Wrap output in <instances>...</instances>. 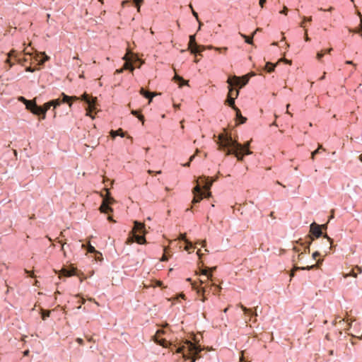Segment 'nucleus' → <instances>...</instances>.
Wrapping results in <instances>:
<instances>
[{
  "label": "nucleus",
  "mask_w": 362,
  "mask_h": 362,
  "mask_svg": "<svg viewBox=\"0 0 362 362\" xmlns=\"http://www.w3.org/2000/svg\"><path fill=\"white\" fill-rule=\"evenodd\" d=\"M188 46L189 49L191 50V52L195 54L196 57L197 55H201V53L206 49L205 46L197 45L194 35L189 36Z\"/></svg>",
  "instance_id": "obj_10"
},
{
  "label": "nucleus",
  "mask_w": 362,
  "mask_h": 362,
  "mask_svg": "<svg viewBox=\"0 0 362 362\" xmlns=\"http://www.w3.org/2000/svg\"><path fill=\"white\" fill-rule=\"evenodd\" d=\"M310 235H308L305 238V240H304V242H302V240H299L300 242L301 245H304L305 244L307 245L306 246H305L304 249H309L310 245L311 242L313 241V238H320V236H322V226L320 225L317 224L316 223L313 222L310 226Z\"/></svg>",
  "instance_id": "obj_5"
},
{
  "label": "nucleus",
  "mask_w": 362,
  "mask_h": 362,
  "mask_svg": "<svg viewBox=\"0 0 362 362\" xmlns=\"http://www.w3.org/2000/svg\"><path fill=\"white\" fill-rule=\"evenodd\" d=\"M140 94L144 96L146 98L149 99V103H151L153 100V96L156 95L154 93L148 92L145 90L143 88H141L139 91Z\"/></svg>",
  "instance_id": "obj_18"
},
{
  "label": "nucleus",
  "mask_w": 362,
  "mask_h": 362,
  "mask_svg": "<svg viewBox=\"0 0 362 362\" xmlns=\"http://www.w3.org/2000/svg\"><path fill=\"white\" fill-rule=\"evenodd\" d=\"M287 11H288V8H286V6H284L283 10L280 11V13L286 15Z\"/></svg>",
  "instance_id": "obj_44"
},
{
  "label": "nucleus",
  "mask_w": 362,
  "mask_h": 362,
  "mask_svg": "<svg viewBox=\"0 0 362 362\" xmlns=\"http://www.w3.org/2000/svg\"><path fill=\"white\" fill-rule=\"evenodd\" d=\"M50 102L53 107V110H54L62 103H66V101H64V98H62L61 95H60V98L55 99V100H50Z\"/></svg>",
  "instance_id": "obj_19"
},
{
  "label": "nucleus",
  "mask_w": 362,
  "mask_h": 362,
  "mask_svg": "<svg viewBox=\"0 0 362 362\" xmlns=\"http://www.w3.org/2000/svg\"><path fill=\"white\" fill-rule=\"evenodd\" d=\"M194 155L192 156L190 158H189V162L187 163L186 164L184 165V166H189V163L194 159Z\"/></svg>",
  "instance_id": "obj_45"
},
{
  "label": "nucleus",
  "mask_w": 362,
  "mask_h": 362,
  "mask_svg": "<svg viewBox=\"0 0 362 362\" xmlns=\"http://www.w3.org/2000/svg\"><path fill=\"white\" fill-rule=\"evenodd\" d=\"M275 65L271 62H267L265 65V69L267 72L271 73L274 70Z\"/></svg>",
  "instance_id": "obj_29"
},
{
  "label": "nucleus",
  "mask_w": 362,
  "mask_h": 362,
  "mask_svg": "<svg viewBox=\"0 0 362 362\" xmlns=\"http://www.w3.org/2000/svg\"><path fill=\"white\" fill-rule=\"evenodd\" d=\"M52 106V105L50 101L45 103L42 106H41V108L42 109V119H45L46 118V112Z\"/></svg>",
  "instance_id": "obj_21"
},
{
  "label": "nucleus",
  "mask_w": 362,
  "mask_h": 362,
  "mask_svg": "<svg viewBox=\"0 0 362 362\" xmlns=\"http://www.w3.org/2000/svg\"><path fill=\"white\" fill-rule=\"evenodd\" d=\"M76 341L80 344H83V340L81 338H77Z\"/></svg>",
  "instance_id": "obj_54"
},
{
  "label": "nucleus",
  "mask_w": 362,
  "mask_h": 362,
  "mask_svg": "<svg viewBox=\"0 0 362 362\" xmlns=\"http://www.w3.org/2000/svg\"><path fill=\"white\" fill-rule=\"evenodd\" d=\"M61 272L64 276H77L81 278V281L85 279L83 274L79 272L72 264H70L68 266H64Z\"/></svg>",
  "instance_id": "obj_9"
},
{
  "label": "nucleus",
  "mask_w": 362,
  "mask_h": 362,
  "mask_svg": "<svg viewBox=\"0 0 362 362\" xmlns=\"http://www.w3.org/2000/svg\"><path fill=\"white\" fill-rule=\"evenodd\" d=\"M322 262V259H319L316 264H312L310 266H307L306 267H303L302 269H314V268H317L320 265V264H321V262Z\"/></svg>",
  "instance_id": "obj_28"
},
{
  "label": "nucleus",
  "mask_w": 362,
  "mask_h": 362,
  "mask_svg": "<svg viewBox=\"0 0 362 362\" xmlns=\"http://www.w3.org/2000/svg\"><path fill=\"white\" fill-rule=\"evenodd\" d=\"M181 240H183L185 243V245L184 246V248L185 250H187V249H192V247H194V249L196 248L197 245H200L201 247H206V240H199V241H197L195 244L196 245L195 246H193V244L192 242L189 241L188 240L186 239L185 238V235H181Z\"/></svg>",
  "instance_id": "obj_12"
},
{
  "label": "nucleus",
  "mask_w": 362,
  "mask_h": 362,
  "mask_svg": "<svg viewBox=\"0 0 362 362\" xmlns=\"http://www.w3.org/2000/svg\"><path fill=\"white\" fill-rule=\"evenodd\" d=\"M284 62H285L286 63H287V64H291V61H290V60H288V59H284Z\"/></svg>",
  "instance_id": "obj_61"
},
{
  "label": "nucleus",
  "mask_w": 362,
  "mask_h": 362,
  "mask_svg": "<svg viewBox=\"0 0 362 362\" xmlns=\"http://www.w3.org/2000/svg\"><path fill=\"white\" fill-rule=\"evenodd\" d=\"M358 158L362 162V154L359 156Z\"/></svg>",
  "instance_id": "obj_64"
},
{
  "label": "nucleus",
  "mask_w": 362,
  "mask_h": 362,
  "mask_svg": "<svg viewBox=\"0 0 362 362\" xmlns=\"http://www.w3.org/2000/svg\"><path fill=\"white\" fill-rule=\"evenodd\" d=\"M50 312L49 310H42L41 313V317L42 320H45L47 317L49 316Z\"/></svg>",
  "instance_id": "obj_32"
},
{
  "label": "nucleus",
  "mask_w": 362,
  "mask_h": 362,
  "mask_svg": "<svg viewBox=\"0 0 362 362\" xmlns=\"http://www.w3.org/2000/svg\"><path fill=\"white\" fill-rule=\"evenodd\" d=\"M236 112V117H237L238 118H240V119H241L240 122H241V123H244V122H245V121H246V118L242 116V115H241V112L240 111V114H238V112Z\"/></svg>",
  "instance_id": "obj_35"
},
{
  "label": "nucleus",
  "mask_w": 362,
  "mask_h": 362,
  "mask_svg": "<svg viewBox=\"0 0 362 362\" xmlns=\"http://www.w3.org/2000/svg\"><path fill=\"white\" fill-rule=\"evenodd\" d=\"M135 6L137 8L138 11H140L141 4L143 2V0H133Z\"/></svg>",
  "instance_id": "obj_33"
},
{
  "label": "nucleus",
  "mask_w": 362,
  "mask_h": 362,
  "mask_svg": "<svg viewBox=\"0 0 362 362\" xmlns=\"http://www.w3.org/2000/svg\"><path fill=\"white\" fill-rule=\"evenodd\" d=\"M322 226V229H327V225L326 224H324V225H320Z\"/></svg>",
  "instance_id": "obj_62"
},
{
  "label": "nucleus",
  "mask_w": 362,
  "mask_h": 362,
  "mask_svg": "<svg viewBox=\"0 0 362 362\" xmlns=\"http://www.w3.org/2000/svg\"><path fill=\"white\" fill-rule=\"evenodd\" d=\"M345 63H346V64H351V65H353V66H356V64H354L352 61L347 60V61H346V62H345Z\"/></svg>",
  "instance_id": "obj_50"
},
{
  "label": "nucleus",
  "mask_w": 362,
  "mask_h": 362,
  "mask_svg": "<svg viewBox=\"0 0 362 362\" xmlns=\"http://www.w3.org/2000/svg\"><path fill=\"white\" fill-rule=\"evenodd\" d=\"M216 267H209V272L211 274V278H212V272L216 270ZM211 281H212V279H210ZM210 287H215L216 290L218 291L219 290V287L216 285V283L211 281V283L210 284L208 285Z\"/></svg>",
  "instance_id": "obj_25"
},
{
  "label": "nucleus",
  "mask_w": 362,
  "mask_h": 362,
  "mask_svg": "<svg viewBox=\"0 0 362 362\" xmlns=\"http://www.w3.org/2000/svg\"><path fill=\"white\" fill-rule=\"evenodd\" d=\"M260 29L259 28H257L256 29V30L252 33V35L251 37H249V36H247L244 34H242L240 33V35L241 37L245 40V42L247 43V44H250V45H252L253 41H252V38H253V36L257 32L259 31Z\"/></svg>",
  "instance_id": "obj_22"
},
{
  "label": "nucleus",
  "mask_w": 362,
  "mask_h": 362,
  "mask_svg": "<svg viewBox=\"0 0 362 362\" xmlns=\"http://www.w3.org/2000/svg\"><path fill=\"white\" fill-rule=\"evenodd\" d=\"M214 49H215L216 50L219 51L220 52H226V51L228 49V48H227V47H221V48H218V47H216V48H214Z\"/></svg>",
  "instance_id": "obj_43"
},
{
  "label": "nucleus",
  "mask_w": 362,
  "mask_h": 362,
  "mask_svg": "<svg viewBox=\"0 0 362 362\" xmlns=\"http://www.w3.org/2000/svg\"><path fill=\"white\" fill-rule=\"evenodd\" d=\"M132 114L137 117L140 115L137 110H132Z\"/></svg>",
  "instance_id": "obj_47"
},
{
  "label": "nucleus",
  "mask_w": 362,
  "mask_h": 362,
  "mask_svg": "<svg viewBox=\"0 0 362 362\" xmlns=\"http://www.w3.org/2000/svg\"><path fill=\"white\" fill-rule=\"evenodd\" d=\"M130 64H130V63H129V62H125V63L124 64V65H123L122 69H124V70H127V69H129Z\"/></svg>",
  "instance_id": "obj_39"
},
{
  "label": "nucleus",
  "mask_w": 362,
  "mask_h": 362,
  "mask_svg": "<svg viewBox=\"0 0 362 362\" xmlns=\"http://www.w3.org/2000/svg\"><path fill=\"white\" fill-rule=\"evenodd\" d=\"M18 100L23 102L25 105L26 109L29 107V105H30L31 103L33 102V100H28L23 96H20L18 98Z\"/></svg>",
  "instance_id": "obj_30"
},
{
  "label": "nucleus",
  "mask_w": 362,
  "mask_h": 362,
  "mask_svg": "<svg viewBox=\"0 0 362 362\" xmlns=\"http://www.w3.org/2000/svg\"><path fill=\"white\" fill-rule=\"evenodd\" d=\"M111 136L115 139L117 136H120L121 137L125 136V133L123 132L122 129H119L116 131L112 130L110 132Z\"/></svg>",
  "instance_id": "obj_23"
},
{
  "label": "nucleus",
  "mask_w": 362,
  "mask_h": 362,
  "mask_svg": "<svg viewBox=\"0 0 362 362\" xmlns=\"http://www.w3.org/2000/svg\"><path fill=\"white\" fill-rule=\"evenodd\" d=\"M88 254H90V257L94 259L95 261H102L103 259L102 254L99 250H87Z\"/></svg>",
  "instance_id": "obj_16"
},
{
  "label": "nucleus",
  "mask_w": 362,
  "mask_h": 362,
  "mask_svg": "<svg viewBox=\"0 0 362 362\" xmlns=\"http://www.w3.org/2000/svg\"><path fill=\"white\" fill-rule=\"evenodd\" d=\"M232 80V87L238 86L240 88L245 86L249 81V77L247 75L243 76L242 78L234 76L233 78H230Z\"/></svg>",
  "instance_id": "obj_11"
},
{
  "label": "nucleus",
  "mask_w": 362,
  "mask_h": 362,
  "mask_svg": "<svg viewBox=\"0 0 362 362\" xmlns=\"http://www.w3.org/2000/svg\"><path fill=\"white\" fill-rule=\"evenodd\" d=\"M44 56V59L40 60V64H43L46 61L49 60V57H47L45 53L42 54Z\"/></svg>",
  "instance_id": "obj_36"
},
{
  "label": "nucleus",
  "mask_w": 362,
  "mask_h": 362,
  "mask_svg": "<svg viewBox=\"0 0 362 362\" xmlns=\"http://www.w3.org/2000/svg\"><path fill=\"white\" fill-rule=\"evenodd\" d=\"M197 21H198V22H199V30H200V29H201V26H202L203 23H202V22H200V21H199V19H198Z\"/></svg>",
  "instance_id": "obj_59"
},
{
  "label": "nucleus",
  "mask_w": 362,
  "mask_h": 362,
  "mask_svg": "<svg viewBox=\"0 0 362 362\" xmlns=\"http://www.w3.org/2000/svg\"><path fill=\"white\" fill-rule=\"evenodd\" d=\"M320 149H322L324 151H325V149L322 148V145H319L318 148L316 150H315L313 152H312V153H311L312 160L315 159V156L317 155V153H319Z\"/></svg>",
  "instance_id": "obj_31"
},
{
  "label": "nucleus",
  "mask_w": 362,
  "mask_h": 362,
  "mask_svg": "<svg viewBox=\"0 0 362 362\" xmlns=\"http://www.w3.org/2000/svg\"><path fill=\"white\" fill-rule=\"evenodd\" d=\"M200 252H201V250H197V255L198 256L199 261L202 260V257H203V254H202Z\"/></svg>",
  "instance_id": "obj_41"
},
{
  "label": "nucleus",
  "mask_w": 362,
  "mask_h": 362,
  "mask_svg": "<svg viewBox=\"0 0 362 362\" xmlns=\"http://www.w3.org/2000/svg\"><path fill=\"white\" fill-rule=\"evenodd\" d=\"M350 275H351V276H355V277L356 276V274L354 272H351L350 273Z\"/></svg>",
  "instance_id": "obj_63"
},
{
  "label": "nucleus",
  "mask_w": 362,
  "mask_h": 362,
  "mask_svg": "<svg viewBox=\"0 0 362 362\" xmlns=\"http://www.w3.org/2000/svg\"><path fill=\"white\" fill-rule=\"evenodd\" d=\"M173 79L175 81H178V82H182V83L180 84V87H181L183 84H185V85L188 84V81H185L184 78L182 76H180L179 75L175 74L174 78H173Z\"/></svg>",
  "instance_id": "obj_27"
},
{
  "label": "nucleus",
  "mask_w": 362,
  "mask_h": 362,
  "mask_svg": "<svg viewBox=\"0 0 362 362\" xmlns=\"http://www.w3.org/2000/svg\"><path fill=\"white\" fill-rule=\"evenodd\" d=\"M171 250H163V254L160 258V261H163V262H166L168 261L170 257H171V255L170 253Z\"/></svg>",
  "instance_id": "obj_26"
},
{
  "label": "nucleus",
  "mask_w": 362,
  "mask_h": 362,
  "mask_svg": "<svg viewBox=\"0 0 362 362\" xmlns=\"http://www.w3.org/2000/svg\"><path fill=\"white\" fill-rule=\"evenodd\" d=\"M35 71V69L33 68L31 66H28L25 68V71H28V72H34Z\"/></svg>",
  "instance_id": "obj_40"
},
{
  "label": "nucleus",
  "mask_w": 362,
  "mask_h": 362,
  "mask_svg": "<svg viewBox=\"0 0 362 362\" xmlns=\"http://www.w3.org/2000/svg\"><path fill=\"white\" fill-rule=\"evenodd\" d=\"M320 253L318 252V251H315V252L313 253L312 255V257H313V259H316L317 257H320Z\"/></svg>",
  "instance_id": "obj_37"
},
{
  "label": "nucleus",
  "mask_w": 362,
  "mask_h": 362,
  "mask_svg": "<svg viewBox=\"0 0 362 362\" xmlns=\"http://www.w3.org/2000/svg\"><path fill=\"white\" fill-rule=\"evenodd\" d=\"M305 40L306 41H309L310 40V38L308 36V31H307V30H305Z\"/></svg>",
  "instance_id": "obj_52"
},
{
  "label": "nucleus",
  "mask_w": 362,
  "mask_h": 362,
  "mask_svg": "<svg viewBox=\"0 0 362 362\" xmlns=\"http://www.w3.org/2000/svg\"><path fill=\"white\" fill-rule=\"evenodd\" d=\"M27 109L30 110L33 114L39 115L40 119H42V109L41 108V106L37 105L35 100H33L30 105H29V107Z\"/></svg>",
  "instance_id": "obj_13"
},
{
  "label": "nucleus",
  "mask_w": 362,
  "mask_h": 362,
  "mask_svg": "<svg viewBox=\"0 0 362 362\" xmlns=\"http://www.w3.org/2000/svg\"><path fill=\"white\" fill-rule=\"evenodd\" d=\"M25 273L27 274L28 276H31V272L27 270V269H25Z\"/></svg>",
  "instance_id": "obj_58"
},
{
  "label": "nucleus",
  "mask_w": 362,
  "mask_h": 362,
  "mask_svg": "<svg viewBox=\"0 0 362 362\" xmlns=\"http://www.w3.org/2000/svg\"><path fill=\"white\" fill-rule=\"evenodd\" d=\"M227 83L229 84L228 86V98L226 102L228 103V105L231 107L235 112H238V114H240V110L235 106V99L239 95V90H235V97L232 96V93L234 91V88L232 87V80L230 78H228Z\"/></svg>",
  "instance_id": "obj_7"
},
{
  "label": "nucleus",
  "mask_w": 362,
  "mask_h": 362,
  "mask_svg": "<svg viewBox=\"0 0 362 362\" xmlns=\"http://www.w3.org/2000/svg\"><path fill=\"white\" fill-rule=\"evenodd\" d=\"M6 62L9 64V68L12 66L13 64L11 63L10 59L8 58L6 60Z\"/></svg>",
  "instance_id": "obj_57"
},
{
  "label": "nucleus",
  "mask_w": 362,
  "mask_h": 362,
  "mask_svg": "<svg viewBox=\"0 0 362 362\" xmlns=\"http://www.w3.org/2000/svg\"><path fill=\"white\" fill-rule=\"evenodd\" d=\"M241 309L244 312L245 315L250 316L251 318L254 317H257L258 315V314H257L258 307L255 308V309L253 310L250 308H247L245 307L244 305H241Z\"/></svg>",
  "instance_id": "obj_15"
},
{
  "label": "nucleus",
  "mask_w": 362,
  "mask_h": 362,
  "mask_svg": "<svg viewBox=\"0 0 362 362\" xmlns=\"http://www.w3.org/2000/svg\"><path fill=\"white\" fill-rule=\"evenodd\" d=\"M305 254H306V250H304V252H302L301 253L298 254V257L301 259L302 258L301 256H303V255H305Z\"/></svg>",
  "instance_id": "obj_51"
},
{
  "label": "nucleus",
  "mask_w": 362,
  "mask_h": 362,
  "mask_svg": "<svg viewBox=\"0 0 362 362\" xmlns=\"http://www.w3.org/2000/svg\"><path fill=\"white\" fill-rule=\"evenodd\" d=\"M250 143H247L245 146H243L245 148H249Z\"/></svg>",
  "instance_id": "obj_60"
},
{
  "label": "nucleus",
  "mask_w": 362,
  "mask_h": 362,
  "mask_svg": "<svg viewBox=\"0 0 362 362\" xmlns=\"http://www.w3.org/2000/svg\"><path fill=\"white\" fill-rule=\"evenodd\" d=\"M358 16L361 18V22H360V27H361V28H360V30L355 31V33L362 32V17H361V14L360 13H358ZM361 36H362V33H361Z\"/></svg>",
  "instance_id": "obj_38"
},
{
  "label": "nucleus",
  "mask_w": 362,
  "mask_h": 362,
  "mask_svg": "<svg viewBox=\"0 0 362 362\" xmlns=\"http://www.w3.org/2000/svg\"><path fill=\"white\" fill-rule=\"evenodd\" d=\"M192 287L197 291V292L199 295H204V293L206 292V288L202 286V285L197 286L195 283H193L192 284Z\"/></svg>",
  "instance_id": "obj_24"
},
{
  "label": "nucleus",
  "mask_w": 362,
  "mask_h": 362,
  "mask_svg": "<svg viewBox=\"0 0 362 362\" xmlns=\"http://www.w3.org/2000/svg\"><path fill=\"white\" fill-rule=\"evenodd\" d=\"M218 149L226 152V155L235 154L238 160H242L244 155H250L252 152L245 148L243 145L232 139L231 135L221 134L217 141Z\"/></svg>",
  "instance_id": "obj_1"
},
{
  "label": "nucleus",
  "mask_w": 362,
  "mask_h": 362,
  "mask_svg": "<svg viewBox=\"0 0 362 362\" xmlns=\"http://www.w3.org/2000/svg\"><path fill=\"white\" fill-rule=\"evenodd\" d=\"M325 54V52H323L322 51L320 52L317 53V57L318 59H320Z\"/></svg>",
  "instance_id": "obj_42"
},
{
  "label": "nucleus",
  "mask_w": 362,
  "mask_h": 362,
  "mask_svg": "<svg viewBox=\"0 0 362 362\" xmlns=\"http://www.w3.org/2000/svg\"><path fill=\"white\" fill-rule=\"evenodd\" d=\"M128 70H129L131 72L134 71V66L132 64H130L129 68Z\"/></svg>",
  "instance_id": "obj_55"
},
{
  "label": "nucleus",
  "mask_w": 362,
  "mask_h": 362,
  "mask_svg": "<svg viewBox=\"0 0 362 362\" xmlns=\"http://www.w3.org/2000/svg\"><path fill=\"white\" fill-rule=\"evenodd\" d=\"M145 225L138 221H134V226L132 230V235L129 237L127 241L136 242L139 244H142L146 242L144 237Z\"/></svg>",
  "instance_id": "obj_4"
},
{
  "label": "nucleus",
  "mask_w": 362,
  "mask_h": 362,
  "mask_svg": "<svg viewBox=\"0 0 362 362\" xmlns=\"http://www.w3.org/2000/svg\"><path fill=\"white\" fill-rule=\"evenodd\" d=\"M192 14L197 18V20L199 19L197 13L196 11H194L193 9H192Z\"/></svg>",
  "instance_id": "obj_53"
},
{
  "label": "nucleus",
  "mask_w": 362,
  "mask_h": 362,
  "mask_svg": "<svg viewBox=\"0 0 362 362\" xmlns=\"http://www.w3.org/2000/svg\"><path fill=\"white\" fill-rule=\"evenodd\" d=\"M202 351L201 345L199 344H193L192 341H187V354L190 356L186 360H190L191 362H195L197 359L201 357L200 353Z\"/></svg>",
  "instance_id": "obj_6"
},
{
  "label": "nucleus",
  "mask_w": 362,
  "mask_h": 362,
  "mask_svg": "<svg viewBox=\"0 0 362 362\" xmlns=\"http://www.w3.org/2000/svg\"><path fill=\"white\" fill-rule=\"evenodd\" d=\"M187 341H186L185 345H175V352L177 354H182V357L185 359L189 358L190 356L187 354Z\"/></svg>",
  "instance_id": "obj_14"
},
{
  "label": "nucleus",
  "mask_w": 362,
  "mask_h": 362,
  "mask_svg": "<svg viewBox=\"0 0 362 362\" xmlns=\"http://www.w3.org/2000/svg\"><path fill=\"white\" fill-rule=\"evenodd\" d=\"M107 194L106 196L103 198V203L100 206V211L102 213L109 214L112 212L113 209L110 207V205L112 204L115 201L113 197H112L110 194V192L107 189H105Z\"/></svg>",
  "instance_id": "obj_8"
},
{
  "label": "nucleus",
  "mask_w": 362,
  "mask_h": 362,
  "mask_svg": "<svg viewBox=\"0 0 362 362\" xmlns=\"http://www.w3.org/2000/svg\"><path fill=\"white\" fill-rule=\"evenodd\" d=\"M266 3V0H259V6L261 8L264 7V4Z\"/></svg>",
  "instance_id": "obj_48"
},
{
  "label": "nucleus",
  "mask_w": 362,
  "mask_h": 362,
  "mask_svg": "<svg viewBox=\"0 0 362 362\" xmlns=\"http://www.w3.org/2000/svg\"><path fill=\"white\" fill-rule=\"evenodd\" d=\"M199 274L207 276L208 279H211V274L209 272V267L204 265L199 267Z\"/></svg>",
  "instance_id": "obj_17"
},
{
  "label": "nucleus",
  "mask_w": 362,
  "mask_h": 362,
  "mask_svg": "<svg viewBox=\"0 0 362 362\" xmlns=\"http://www.w3.org/2000/svg\"><path fill=\"white\" fill-rule=\"evenodd\" d=\"M61 96L64 98V101H66V103H69L70 101H77L78 100L84 101L88 105L86 108V115L91 117L92 119H94L93 112L95 110L96 98L90 97L89 95L86 93H83L81 97L69 96L64 93H62Z\"/></svg>",
  "instance_id": "obj_3"
},
{
  "label": "nucleus",
  "mask_w": 362,
  "mask_h": 362,
  "mask_svg": "<svg viewBox=\"0 0 362 362\" xmlns=\"http://www.w3.org/2000/svg\"><path fill=\"white\" fill-rule=\"evenodd\" d=\"M154 341L157 344L162 346L163 347H167L169 345V342L165 339L163 338L154 337Z\"/></svg>",
  "instance_id": "obj_20"
},
{
  "label": "nucleus",
  "mask_w": 362,
  "mask_h": 362,
  "mask_svg": "<svg viewBox=\"0 0 362 362\" xmlns=\"http://www.w3.org/2000/svg\"><path fill=\"white\" fill-rule=\"evenodd\" d=\"M214 180H209V177L204 176L200 177L197 180V185L193 189L194 199L193 204L199 203L203 197L208 198L211 197V192L210 188Z\"/></svg>",
  "instance_id": "obj_2"
},
{
  "label": "nucleus",
  "mask_w": 362,
  "mask_h": 362,
  "mask_svg": "<svg viewBox=\"0 0 362 362\" xmlns=\"http://www.w3.org/2000/svg\"><path fill=\"white\" fill-rule=\"evenodd\" d=\"M123 71H124V69L121 68V69H117V70H116V73H117V74H121V73H122V72H123Z\"/></svg>",
  "instance_id": "obj_56"
},
{
  "label": "nucleus",
  "mask_w": 362,
  "mask_h": 362,
  "mask_svg": "<svg viewBox=\"0 0 362 362\" xmlns=\"http://www.w3.org/2000/svg\"><path fill=\"white\" fill-rule=\"evenodd\" d=\"M326 238H327V240L330 242V246H329V249H332V247H334V245H332V240L328 238L327 236H326Z\"/></svg>",
  "instance_id": "obj_49"
},
{
  "label": "nucleus",
  "mask_w": 362,
  "mask_h": 362,
  "mask_svg": "<svg viewBox=\"0 0 362 362\" xmlns=\"http://www.w3.org/2000/svg\"><path fill=\"white\" fill-rule=\"evenodd\" d=\"M305 21H308V22H310V21H312V17H308V18H307V17H303V22L300 23V27H302V28H304V27H305V25H304V23H305Z\"/></svg>",
  "instance_id": "obj_34"
},
{
  "label": "nucleus",
  "mask_w": 362,
  "mask_h": 362,
  "mask_svg": "<svg viewBox=\"0 0 362 362\" xmlns=\"http://www.w3.org/2000/svg\"><path fill=\"white\" fill-rule=\"evenodd\" d=\"M138 118H139V119L140 121H141L142 124H144V115H139L138 116Z\"/></svg>",
  "instance_id": "obj_46"
}]
</instances>
